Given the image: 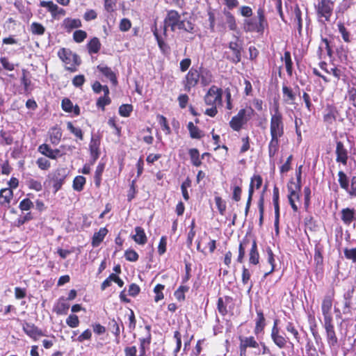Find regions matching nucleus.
Listing matches in <instances>:
<instances>
[{
    "instance_id": "29",
    "label": "nucleus",
    "mask_w": 356,
    "mask_h": 356,
    "mask_svg": "<svg viewBox=\"0 0 356 356\" xmlns=\"http://www.w3.org/2000/svg\"><path fill=\"white\" fill-rule=\"evenodd\" d=\"M63 29L68 33L71 32L73 29H79L82 26V23L79 19H73L67 17L63 21L62 24Z\"/></svg>"
},
{
    "instance_id": "40",
    "label": "nucleus",
    "mask_w": 356,
    "mask_h": 356,
    "mask_svg": "<svg viewBox=\"0 0 356 356\" xmlns=\"http://www.w3.org/2000/svg\"><path fill=\"white\" fill-rule=\"evenodd\" d=\"M106 164L103 162H99L96 167V170L94 175V181L96 188H99L102 184V177L104 171Z\"/></svg>"
},
{
    "instance_id": "53",
    "label": "nucleus",
    "mask_w": 356,
    "mask_h": 356,
    "mask_svg": "<svg viewBox=\"0 0 356 356\" xmlns=\"http://www.w3.org/2000/svg\"><path fill=\"white\" fill-rule=\"evenodd\" d=\"M40 6L43 8H46L49 12L51 13L52 17H56V13L58 9V6L55 4L53 1H41L40 3Z\"/></svg>"
},
{
    "instance_id": "7",
    "label": "nucleus",
    "mask_w": 356,
    "mask_h": 356,
    "mask_svg": "<svg viewBox=\"0 0 356 356\" xmlns=\"http://www.w3.org/2000/svg\"><path fill=\"white\" fill-rule=\"evenodd\" d=\"M57 54L58 58L65 63V69L67 71L74 72L77 70V67L81 61L76 54L73 53L70 49L63 47L58 50Z\"/></svg>"
},
{
    "instance_id": "24",
    "label": "nucleus",
    "mask_w": 356,
    "mask_h": 356,
    "mask_svg": "<svg viewBox=\"0 0 356 356\" xmlns=\"http://www.w3.org/2000/svg\"><path fill=\"white\" fill-rule=\"evenodd\" d=\"M287 188L289 191L288 195V199L289 204L294 212H297L298 210V206L295 203V200H300V191L301 189H298L296 186L294 188L288 184Z\"/></svg>"
},
{
    "instance_id": "19",
    "label": "nucleus",
    "mask_w": 356,
    "mask_h": 356,
    "mask_svg": "<svg viewBox=\"0 0 356 356\" xmlns=\"http://www.w3.org/2000/svg\"><path fill=\"white\" fill-rule=\"evenodd\" d=\"M22 330L26 335L34 341H37L39 337L44 336L42 330L31 323L24 322L22 324Z\"/></svg>"
},
{
    "instance_id": "35",
    "label": "nucleus",
    "mask_w": 356,
    "mask_h": 356,
    "mask_svg": "<svg viewBox=\"0 0 356 356\" xmlns=\"http://www.w3.org/2000/svg\"><path fill=\"white\" fill-rule=\"evenodd\" d=\"M108 233V229L106 227L100 228L97 232H95L92 238V246L97 247L104 241L105 236Z\"/></svg>"
},
{
    "instance_id": "55",
    "label": "nucleus",
    "mask_w": 356,
    "mask_h": 356,
    "mask_svg": "<svg viewBox=\"0 0 356 356\" xmlns=\"http://www.w3.org/2000/svg\"><path fill=\"white\" fill-rule=\"evenodd\" d=\"M286 330L293 336L294 339L298 343H300V336L299 332L295 327L293 322L287 323L286 325Z\"/></svg>"
},
{
    "instance_id": "25",
    "label": "nucleus",
    "mask_w": 356,
    "mask_h": 356,
    "mask_svg": "<svg viewBox=\"0 0 356 356\" xmlns=\"http://www.w3.org/2000/svg\"><path fill=\"white\" fill-rule=\"evenodd\" d=\"M256 312L257 318L255 319L254 333L255 335H259L264 332L266 323L264 312L261 309H256Z\"/></svg>"
},
{
    "instance_id": "26",
    "label": "nucleus",
    "mask_w": 356,
    "mask_h": 356,
    "mask_svg": "<svg viewBox=\"0 0 356 356\" xmlns=\"http://www.w3.org/2000/svg\"><path fill=\"white\" fill-rule=\"evenodd\" d=\"M99 72H100L105 77L108 79L113 86H117L118 79L115 73L111 70V67L99 64L97 67Z\"/></svg>"
},
{
    "instance_id": "39",
    "label": "nucleus",
    "mask_w": 356,
    "mask_h": 356,
    "mask_svg": "<svg viewBox=\"0 0 356 356\" xmlns=\"http://www.w3.org/2000/svg\"><path fill=\"white\" fill-rule=\"evenodd\" d=\"M338 31L340 33L344 42L350 43L352 41V35L350 31L345 26L342 22H338L337 24Z\"/></svg>"
},
{
    "instance_id": "21",
    "label": "nucleus",
    "mask_w": 356,
    "mask_h": 356,
    "mask_svg": "<svg viewBox=\"0 0 356 356\" xmlns=\"http://www.w3.org/2000/svg\"><path fill=\"white\" fill-rule=\"evenodd\" d=\"M334 297V292L332 295H326L324 296L322 304H321V311L323 315L324 321L326 320H332V316L331 314V309L332 306Z\"/></svg>"
},
{
    "instance_id": "2",
    "label": "nucleus",
    "mask_w": 356,
    "mask_h": 356,
    "mask_svg": "<svg viewBox=\"0 0 356 356\" xmlns=\"http://www.w3.org/2000/svg\"><path fill=\"white\" fill-rule=\"evenodd\" d=\"M170 28L172 32L177 30L192 33L194 32L195 24L190 20L182 19L180 14L175 10H168L163 20V26L161 29H165Z\"/></svg>"
},
{
    "instance_id": "37",
    "label": "nucleus",
    "mask_w": 356,
    "mask_h": 356,
    "mask_svg": "<svg viewBox=\"0 0 356 356\" xmlns=\"http://www.w3.org/2000/svg\"><path fill=\"white\" fill-rule=\"evenodd\" d=\"M13 197V190L7 188L1 189L0 191V204L3 206L9 205Z\"/></svg>"
},
{
    "instance_id": "61",
    "label": "nucleus",
    "mask_w": 356,
    "mask_h": 356,
    "mask_svg": "<svg viewBox=\"0 0 356 356\" xmlns=\"http://www.w3.org/2000/svg\"><path fill=\"white\" fill-rule=\"evenodd\" d=\"M191 185V181L189 177H187L184 181L182 182L181 185V190L182 193V195L184 199L186 201H188L189 200V194L187 191V188H189Z\"/></svg>"
},
{
    "instance_id": "59",
    "label": "nucleus",
    "mask_w": 356,
    "mask_h": 356,
    "mask_svg": "<svg viewBox=\"0 0 356 356\" xmlns=\"http://www.w3.org/2000/svg\"><path fill=\"white\" fill-rule=\"evenodd\" d=\"M165 289V286L161 284H157L154 288V292L156 294L154 296V301L158 302L159 301L164 298L163 291Z\"/></svg>"
},
{
    "instance_id": "11",
    "label": "nucleus",
    "mask_w": 356,
    "mask_h": 356,
    "mask_svg": "<svg viewBox=\"0 0 356 356\" xmlns=\"http://www.w3.org/2000/svg\"><path fill=\"white\" fill-rule=\"evenodd\" d=\"M334 5V1L332 0H321L316 6L318 17L323 18L324 21L326 22L330 21L332 15Z\"/></svg>"
},
{
    "instance_id": "60",
    "label": "nucleus",
    "mask_w": 356,
    "mask_h": 356,
    "mask_svg": "<svg viewBox=\"0 0 356 356\" xmlns=\"http://www.w3.org/2000/svg\"><path fill=\"white\" fill-rule=\"evenodd\" d=\"M27 186L29 188L34 190L37 192L41 191L42 190V184L41 181L33 178L27 180Z\"/></svg>"
},
{
    "instance_id": "1",
    "label": "nucleus",
    "mask_w": 356,
    "mask_h": 356,
    "mask_svg": "<svg viewBox=\"0 0 356 356\" xmlns=\"http://www.w3.org/2000/svg\"><path fill=\"white\" fill-rule=\"evenodd\" d=\"M200 81L202 86H209L213 81L211 72L202 66L199 68L192 67L182 81L184 90L189 92Z\"/></svg>"
},
{
    "instance_id": "22",
    "label": "nucleus",
    "mask_w": 356,
    "mask_h": 356,
    "mask_svg": "<svg viewBox=\"0 0 356 356\" xmlns=\"http://www.w3.org/2000/svg\"><path fill=\"white\" fill-rule=\"evenodd\" d=\"M145 329L147 331L146 336L139 338V356H146V348H149L152 341L151 326L145 325Z\"/></svg>"
},
{
    "instance_id": "18",
    "label": "nucleus",
    "mask_w": 356,
    "mask_h": 356,
    "mask_svg": "<svg viewBox=\"0 0 356 356\" xmlns=\"http://www.w3.org/2000/svg\"><path fill=\"white\" fill-rule=\"evenodd\" d=\"M66 177L67 174L64 168H58L53 172L51 179L53 183L54 193H56L61 188Z\"/></svg>"
},
{
    "instance_id": "32",
    "label": "nucleus",
    "mask_w": 356,
    "mask_h": 356,
    "mask_svg": "<svg viewBox=\"0 0 356 356\" xmlns=\"http://www.w3.org/2000/svg\"><path fill=\"white\" fill-rule=\"evenodd\" d=\"M70 308V304L63 297L58 299V302L54 307L55 312L58 315H66Z\"/></svg>"
},
{
    "instance_id": "12",
    "label": "nucleus",
    "mask_w": 356,
    "mask_h": 356,
    "mask_svg": "<svg viewBox=\"0 0 356 356\" xmlns=\"http://www.w3.org/2000/svg\"><path fill=\"white\" fill-rule=\"evenodd\" d=\"M278 320L274 321L273 326L271 329L270 337L273 343L280 349L285 348L288 343L289 339L280 334V328L277 326Z\"/></svg>"
},
{
    "instance_id": "5",
    "label": "nucleus",
    "mask_w": 356,
    "mask_h": 356,
    "mask_svg": "<svg viewBox=\"0 0 356 356\" xmlns=\"http://www.w3.org/2000/svg\"><path fill=\"white\" fill-rule=\"evenodd\" d=\"M254 114V110L250 106L241 108L237 114L232 118L229 122V127L233 131H240Z\"/></svg>"
},
{
    "instance_id": "64",
    "label": "nucleus",
    "mask_w": 356,
    "mask_h": 356,
    "mask_svg": "<svg viewBox=\"0 0 356 356\" xmlns=\"http://www.w3.org/2000/svg\"><path fill=\"white\" fill-rule=\"evenodd\" d=\"M343 253H344L345 257L347 259L351 260L353 262L356 263V248H346L343 250Z\"/></svg>"
},
{
    "instance_id": "6",
    "label": "nucleus",
    "mask_w": 356,
    "mask_h": 356,
    "mask_svg": "<svg viewBox=\"0 0 356 356\" xmlns=\"http://www.w3.org/2000/svg\"><path fill=\"white\" fill-rule=\"evenodd\" d=\"M270 134L280 138L284 135V118L278 104L275 106L274 113L270 114Z\"/></svg>"
},
{
    "instance_id": "31",
    "label": "nucleus",
    "mask_w": 356,
    "mask_h": 356,
    "mask_svg": "<svg viewBox=\"0 0 356 356\" xmlns=\"http://www.w3.org/2000/svg\"><path fill=\"white\" fill-rule=\"evenodd\" d=\"M323 248L322 245L318 244L315 245L314 261L316 264V268L322 270L323 265Z\"/></svg>"
},
{
    "instance_id": "30",
    "label": "nucleus",
    "mask_w": 356,
    "mask_h": 356,
    "mask_svg": "<svg viewBox=\"0 0 356 356\" xmlns=\"http://www.w3.org/2000/svg\"><path fill=\"white\" fill-rule=\"evenodd\" d=\"M280 137L270 136L268 145V156L273 159L279 151Z\"/></svg>"
},
{
    "instance_id": "38",
    "label": "nucleus",
    "mask_w": 356,
    "mask_h": 356,
    "mask_svg": "<svg viewBox=\"0 0 356 356\" xmlns=\"http://www.w3.org/2000/svg\"><path fill=\"white\" fill-rule=\"evenodd\" d=\"M61 129L57 127H52L49 131V140L54 145H57L61 140L62 138Z\"/></svg>"
},
{
    "instance_id": "46",
    "label": "nucleus",
    "mask_w": 356,
    "mask_h": 356,
    "mask_svg": "<svg viewBox=\"0 0 356 356\" xmlns=\"http://www.w3.org/2000/svg\"><path fill=\"white\" fill-rule=\"evenodd\" d=\"M189 289L187 285H180L174 293L175 298L179 302H184L186 300L185 293L188 292Z\"/></svg>"
},
{
    "instance_id": "42",
    "label": "nucleus",
    "mask_w": 356,
    "mask_h": 356,
    "mask_svg": "<svg viewBox=\"0 0 356 356\" xmlns=\"http://www.w3.org/2000/svg\"><path fill=\"white\" fill-rule=\"evenodd\" d=\"M188 154L191 159V163L195 167H199L202 165V160L200 159V152L196 148H191L188 149Z\"/></svg>"
},
{
    "instance_id": "13",
    "label": "nucleus",
    "mask_w": 356,
    "mask_h": 356,
    "mask_svg": "<svg viewBox=\"0 0 356 356\" xmlns=\"http://www.w3.org/2000/svg\"><path fill=\"white\" fill-rule=\"evenodd\" d=\"M153 34L157 41L158 46L160 50L164 54H168L170 51V47L165 42V40L168 38V33H165V29H161V32L159 31L156 24L154 26L152 29Z\"/></svg>"
},
{
    "instance_id": "23",
    "label": "nucleus",
    "mask_w": 356,
    "mask_h": 356,
    "mask_svg": "<svg viewBox=\"0 0 356 356\" xmlns=\"http://www.w3.org/2000/svg\"><path fill=\"white\" fill-rule=\"evenodd\" d=\"M341 220L343 223L349 226L353 221L356 220V211L353 208H343L341 211Z\"/></svg>"
},
{
    "instance_id": "58",
    "label": "nucleus",
    "mask_w": 356,
    "mask_h": 356,
    "mask_svg": "<svg viewBox=\"0 0 356 356\" xmlns=\"http://www.w3.org/2000/svg\"><path fill=\"white\" fill-rule=\"evenodd\" d=\"M31 31L33 35H42L45 32V28L40 23L33 22L31 24Z\"/></svg>"
},
{
    "instance_id": "17",
    "label": "nucleus",
    "mask_w": 356,
    "mask_h": 356,
    "mask_svg": "<svg viewBox=\"0 0 356 356\" xmlns=\"http://www.w3.org/2000/svg\"><path fill=\"white\" fill-rule=\"evenodd\" d=\"M348 150L346 147L345 145L342 141L337 140L336 142V162L341 163L343 165H346L348 161Z\"/></svg>"
},
{
    "instance_id": "28",
    "label": "nucleus",
    "mask_w": 356,
    "mask_h": 356,
    "mask_svg": "<svg viewBox=\"0 0 356 356\" xmlns=\"http://www.w3.org/2000/svg\"><path fill=\"white\" fill-rule=\"evenodd\" d=\"M86 47L90 55L97 54L102 48V43L97 37H93L88 41Z\"/></svg>"
},
{
    "instance_id": "33",
    "label": "nucleus",
    "mask_w": 356,
    "mask_h": 356,
    "mask_svg": "<svg viewBox=\"0 0 356 356\" xmlns=\"http://www.w3.org/2000/svg\"><path fill=\"white\" fill-rule=\"evenodd\" d=\"M110 90L108 88H105L104 96L99 97L96 102V106L102 111H105V106L111 104V99L109 97Z\"/></svg>"
},
{
    "instance_id": "51",
    "label": "nucleus",
    "mask_w": 356,
    "mask_h": 356,
    "mask_svg": "<svg viewBox=\"0 0 356 356\" xmlns=\"http://www.w3.org/2000/svg\"><path fill=\"white\" fill-rule=\"evenodd\" d=\"M67 129L80 140H83V133L81 128L74 127L71 122L67 123Z\"/></svg>"
},
{
    "instance_id": "10",
    "label": "nucleus",
    "mask_w": 356,
    "mask_h": 356,
    "mask_svg": "<svg viewBox=\"0 0 356 356\" xmlns=\"http://www.w3.org/2000/svg\"><path fill=\"white\" fill-rule=\"evenodd\" d=\"M234 308L235 300L232 297L225 296L223 298H218L217 301V309L221 316H225L228 314H234Z\"/></svg>"
},
{
    "instance_id": "36",
    "label": "nucleus",
    "mask_w": 356,
    "mask_h": 356,
    "mask_svg": "<svg viewBox=\"0 0 356 356\" xmlns=\"http://www.w3.org/2000/svg\"><path fill=\"white\" fill-rule=\"evenodd\" d=\"M281 60L284 63L287 75L290 77L292 76L293 73V63L291 59V52L289 51H285Z\"/></svg>"
},
{
    "instance_id": "4",
    "label": "nucleus",
    "mask_w": 356,
    "mask_h": 356,
    "mask_svg": "<svg viewBox=\"0 0 356 356\" xmlns=\"http://www.w3.org/2000/svg\"><path fill=\"white\" fill-rule=\"evenodd\" d=\"M268 26L265 17V11L262 8H259L257 12V17L248 18L244 20L243 30L245 32H255L263 35L264 30Z\"/></svg>"
},
{
    "instance_id": "3",
    "label": "nucleus",
    "mask_w": 356,
    "mask_h": 356,
    "mask_svg": "<svg viewBox=\"0 0 356 356\" xmlns=\"http://www.w3.org/2000/svg\"><path fill=\"white\" fill-rule=\"evenodd\" d=\"M250 247L248 254L249 263L252 265H257L259 263V253L258 251L257 243L256 239L251 240L245 236L239 243L238 254L236 259L238 263H243L245 256L246 249Z\"/></svg>"
},
{
    "instance_id": "48",
    "label": "nucleus",
    "mask_w": 356,
    "mask_h": 356,
    "mask_svg": "<svg viewBox=\"0 0 356 356\" xmlns=\"http://www.w3.org/2000/svg\"><path fill=\"white\" fill-rule=\"evenodd\" d=\"M239 184H237L236 181L233 184L232 187V199L235 202H239L241 199L242 195V179H239Z\"/></svg>"
},
{
    "instance_id": "50",
    "label": "nucleus",
    "mask_w": 356,
    "mask_h": 356,
    "mask_svg": "<svg viewBox=\"0 0 356 356\" xmlns=\"http://www.w3.org/2000/svg\"><path fill=\"white\" fill-rule=\"evenodd\" d=\"M38 150L42 155L51 159L55 160V155H53L52 152L53 149H51L49 145L43 143L39 145Z\"/></svg>"
},
{
    "instance_id": "41",
    "label": "nucleus",
    "mask_w": 356,
    "mask_h": 356,
    "mask_svg": "<svg viewBox=\"0 0 356 356\" xmlns=\"http://www.w3.org/2000/svg\"><path fill=\"white\" fill-rule=\"evenodd\" d=\"M190 137L193 139H200L204 136L202 131H201L193 122H189L187 124Z\"/></svg>"
},
{
    "instance_id": "43",
    "label": "nucleus",
    "mask_w": 356,
    "mask_h": 356,
    "mask_svg": "<svg viewBox=\"0 0 356 356\" xmlns=\"http://www.w3.org/2000/svg\"><path fill=\"white\" fill-rule=\"evenodd\" d=\"M293 22L296 24L298 33L300 34L302 28V12L298 5L293 10Z\"/></svg>"
},
{
    "instance_id": "34",
    "label": "nucleus",
    "mask_w": 356,
    "mask_h": 356,
    "mask_svg": "<svg viewBox=\"0 0 356 356\" xmlns=\"http://www.w3.org/2000/svg\"><path fill=\"white\" fill-rule=\"evenodd\" d=\"M136 234L132 236L134 241L139 245H145L147 242V238L144 229L142 227H135Z\"/></svg>"
},
{
    "instance_id": "57",
    "label": "nucleus",
    "mask_w": 356,
    "mask_h": 356,
    "mask_svg": "<svg viewBox=\"0 0 356 356\" xmlns=\"http://www.w3.org/2000/svg\"><path fill=\"white\" fill-rule=\"evenodd\" d=\"M156 118L162 130L165 131V134L169 135L171 133V129L167 118L163 115H158Z\"/></svg>"
},
{
    "instance_id": "62",
    "label": "nucleus",
    "mask_w": 356,
    "mask_h": 356,
    "mask_svg": "<svg viewBox=\"0 0 356 356\" xmlns=\"http://www.w3.org/2000/svg\"><path fill=\"white\" fill-rule=\"evenodd\" d=\"M347 98L348 102L356 108V88L353 86L348 87L347 90Z\"/></svg>"
},
{
    "instance_id": "44",
    "label": "nucleus",
    "mask_w": 356,
    "mask_h": 356,
    "mask_svg": "<svg viewBox=\"0 0 356 356\" xmlns=\"http://www.w3.org/2000/svg\"><path fill=\"white\" fill-rule=\"evenodd\" d=\"M266 252H267V261L268 264L270 265L271 268L270 270L268 272H266L264 277H266L268 275L273 273L275 270V256L273 254V250L270 248H266Z\"/></svg>"
},
{
    "instance_id": "20",
    "label": "nucleus",
    "mask_w": 356,
    "mask_h": 356,
    "mask_svg": "<svg viewBox=\"0 0 356 356\" xmlns=\"http://www.w3.org/2000/svg\"><path fill=\"white\" fill-rule=\"evenodd\" d=\"M319 67L321 70L325 71L326 73L329 74H332L333 76L337 80H343V81H346V75L345 74L344 70L338 67H334L332 68H330V70L327 69V64L325 61H321L319 63Z\"/></svg>"
},
{
    "instance_id": "49",
    "label": "nucleus",
    "mask_w": 356,
    "mask_h": 356,
    "mask_svg": "<svg viewBox=\"0 0 356 356\" xmlns=\"http://www.w3.org/2000/svg\"><path fill=\"white\" fill-rule=\"evenodd\" d=\"M303 356H318V351L310 339H307L305 344V353Z\"/></svg>"
},
{
    "instance_id": "16",
    "label": "nucleus",
    "mask_w": 356,
    "mask_h": 356,
    "mask_svg": "<svg viewBox=\"0 0 356 356\" xmlns=\"http://www.w3.org/2000/svg\"><path fill=\"white\" fill-rule=\"evenodd\" d=\"M239 351L240 356H246L247 349L248 348H258L259 343L256 341L253 336L242 337L239 336Z\"/></svg>"
},
{
    "instance_id": "27",
    "label": "nucleus",
    "mask_w": 356,
    "mask_h": 356,
    "mask_svg": "<svg viewBox=\"0 0 356 356\" xmlns=\"http://www.w3.org/2000/svg\"><path fill=\"white\" fill-rule=\"evenodd\" d=\"M282 90L284 102L289 105L294 104L296 99V95L293 92V89L291 87L284 84L282 86Z\"/></svg>"
},
{
    "instance_id": "15",
    "label": "nucleus",
    "mask_w": 356,
    "mask_h": 356,
    "mask_svg": "<svg viewBox=\"0 0 356 356\" xmlns=\"http://www.w3.org/2000/svg\"><path fill=\"white\" fill-rule=\"evenodd\" d=\"M323 327L325 330L326 339L330 347L336 346L338 344V338L334 330L333 319L324 321Z\"/></svg>"
},
{
    "instance_id": "8",
    "label": "nucleus",
    "mask_w": 356,
    "mask_h": 356,
    "mask_svg": "<svg viewBox=\"0 0 356 356\" xmlns=\"http://www.w3.org/2000/svg\"><path fill=\"white\" fill-rule=\"evenodd\" d=\"M243 40L238 36H234V40L229 42V49L232 51L230 55L227 56V59L232 63L237 64L241 60L243 47Z\"/></svg>"
},
{
    "instance_id": "54",
    "label": "nucleus",
    "mask_w": 356,
    "mask_h": 356,
    "mask_svg": "<svg viewBox=\"0 0 356 356\" xmlns=\"http://www.w3.org/2000/svg\"><path fill=\"white\" fill-rule=\"evenodd\" d=\"M87 32L81 29L76 30L72 35L73 40L76 43L83 42L87 38Z\"/></svg>"
},
{
    "instance_id": "47",
    "label": "nucleus",
    "mask_w": 356,
    "mask_h": 356,
    "mask_svg": "<svg viewBox=\"0 0 356 356\" xmlns=\"http://www.w3.org/2000/svg\"><path fill=\"white\" fill-rule=\"evenodd\" d=\"M251 272L245 266L242 267L241 282L245 285L249 284V290L252 288L253 283L250 281Z\"/></svg>"
},
{
    "instance_id": "52",
    "label": "nucleus",
    "mask_w": 356,
    "mask_h": 356,
    "mask_svg": "<svg viewBox=\"0 0 356 356\" xmlns=\"http://www.w3.org/2000/svg\"><path fill=\"white\" fill-rule=\"evenodd\" d=\"M338 177H339V183L340 185V187L345 190L346 191H348V186H349V180L347 177V175L345 174L343 171H339L338 172Z\"/></svg>"
},
{
    "instance_id": "14",
    "label": "nucleus",
    "mask_w": 356,
    "mask_h": 356,
    "mask_svg": "<svg viewBox=\"0 0 356 356\" xmlns=\"http://www.w3.org/2000/svg\"><path fill=\"white\" fill-rule=\"evenodd\" d=\"M102 137L100 135L92 136L89 143V151L91 156V164H93L99 157L100 145H101Z\"/></svg>"
},
{
    "instance_id": "45",
    "label": "nucleus",
    "mask_w": 356,
    "mask_h": 356,
    "mask_svg": "<svg viewBox=\"0 0 356 356\" xmlns=\"http://www.w3.org/2000/svg\"><path fill=\"white\" fill-rule=\"evenodd\" d=\"M86 183V177L81 175L76 176L73 180L72 188L74 191L81 192L83 191Z\"/></svg>"
},
{
    "instance_id": "56",
    "label": "nucleus",
    "mask_w": 356,
    "mask_h": 356,
    "mask_svg": "<svg viewBox=\"0 0 356 356\" xmlns=\"http://www.w3.org/2000/svg\"><path fill=\"white\" fill-rule=\"evenodd\" d=\"M133 106L129 104H124L119 107V114L120 116L124 118H128L130 116L133 111Z\"/></svg>"
},
{
    "instance_id": "63",
    "label": "nucleus",
    "mask_w": 356,
    "mask_h": 356,
    "mask_svg": "<svg viewBox=\"0 0 356 356\" xmlns=\"http://www.w3.org/2000/svg\"><path fill=\"white\" fill-rule=\"evenodd\" d=\"M215 203L220 215H225L226 211V203L220 196L215 197Z\"/></svg>"
},
{
    "instance_id": "9",
    "label": "nucleus",
    "mask_w": 356,
    "mask_h": 356,
    "mask_svg": "<svg viewBox=\"0 0 356 356\" xmlns=\"http://www.w3.org/2000/svg\"><path fill=\"white\" fill-rule=\"evenodd\" d=\"M223 90L215 85L211 86L204 97L207 105H222Z\"/></svg>"
}]
</instances>
